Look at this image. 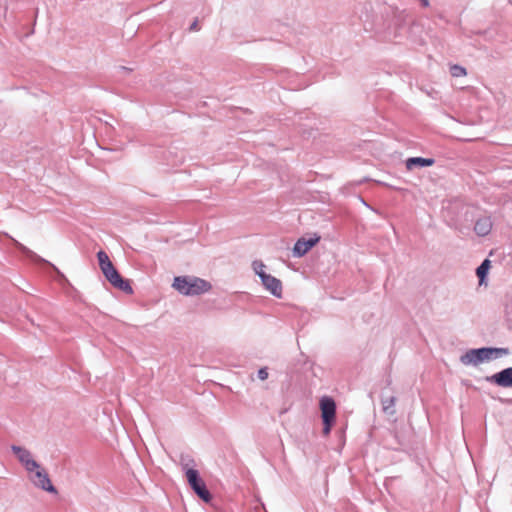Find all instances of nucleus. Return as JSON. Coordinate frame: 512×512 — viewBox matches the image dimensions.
I'll use <instances>...</instances> for the list:
<instances>
[{
    "label": "nucleus",
    "mask_w": 512,
    "mask_h": 512,
    "mask_svg": "<svg viewBox=\"0 0 512 512\" xmlns=\"http://www.w3.org/2000/svg\"><path fill=\"white\" fill-rule=\"evenodd\" d=\"M97 258H98V262H99L101 271H105L107 268H109L110 266L113 265L109 259L108 254L103 250H100L97 253Z\"/></svg>",
    "instance_id": "obj_14"
},
{
    "label": "nucleus",
    "mask_w": 512,
    "mask_h": 512,
    "mask_svg": "<svg viewBox=\"0 0 512 512\" xmlns=\"http://www.w3.org/2000/svg\"><path fill=\"white\" fill-rule=\"evenodd\" d=\"M28 474H29V480L32 482V484L35 487H37L41 490L47 491L49 493H57V489L51 483L48 473L40 465H39V468H37L33 471V473H28Z\"/></svg>",
    "instance_id": "obj_4"
},
{
    "label": "nucleus",
    "mask_w": 512,
    "mask_h": 512,
    "mask_svg": "<svg viewBox=\"0 0 512 512\" xmlns=\"http://www.w3.org/2000/svg\"><path fill=\"white\" fill-rule=\"evenodd\" d=\"M492 226L493 224L491 218L489 216H483L476 220L474 231L478 236L484 237L491 232Z\"/></svg>",
    "instance_id": "obj_11"
},
{
    "label": "nucleus",
    "mask_w": 512,
    "mask_h": 512,
    "mask_svg": "<svg viewBox=\"0 0 512 512\" xmlns=\"http://www.w3.org/2000/svg\"><path fill=\"white\" fill-rule=\"evenodd\" d=\"M18 248L23 252L25 253L28 257L34 259V260H38V261H43L37 254H35L33 251H31L30 249H28L26 246L18 243L17 244Z\"/></svg>",
    "instance_id": "obj_17"
},
{
    "label": "nucleus",
    "mask_w": 512,
    "mask_h": 512,
    "mask_svg": "<svg viewBox=\"0 0 512 512\" xmlns=\"http://www.w3.org/2000/svg\"><path fill=\"white\" fill-rule=\"evenodd\" d=\"M508 353V348L482 347L470 349L460 357V362L465 366H476L484 361L497 359Z\"/></svg>",
    "instance_id": "obj_2"
},
{
    "label": "nucleus",
    "mask_w": 512,
    "mask_h": 512,
    "mask_svg": "<svg viewBox=\"0 0 512 512\" xmlns=\"http://www.w3.org/2000/svg\"><path fill=\"white\" fill-rule=\"evenodd\" d=\"M193 463V459H181L182 469L185 471V475L190 487L201 500H203L205 503H209L212 500V495L200 477L199 472L196 469L189 467V465Z\"/></svg>",
    "instance_id": "obj_3"
},
{
    "label": "nucleus",
    "mask_w": 512,
    "mask_h": 512,
    "mask_svg": "<svg viewBox=\"0 0 512 512\" xmlns=\"http://www.w3.org/2000/svg\"><path fill=\"white\" fill-rule=\"evenodd\" d=\"M320 409L322 413V420L334 421L336 404L331 397L325 396L320 400Z\"/></svg>",
    "instance_id": "obj_10"
},
{
    "label": "nucleus",
    "mask_w": 512,
    "mask_h": 512,
    "mask_svg": "<svg viewBox=\"0 0 512 512\" xmlns=\"http://www.w3.org/2000/svg\"><path fill=\"white\" fill-rule=\"evenodd\" d=\"M424 7L429 6V0H420Z\"/></svg>",
    "instance_id": "obj_22"
},
{
    "label": "nucleus",
    "mask_w": 512,
    "mask_h": 512,
    "mask_svg": "<svg viewBox=\"0 0 512 512\" xmlns=\"http://www.w3.org/2000/svg\"><path fill=\"white\" fill-rule=\"evenodd\" d=\"M120 69H121L122 71H130V69H128L127 67H124V66L120 67Z\"/></svg>",
    "instance_id": "obj_23"
},
{
    "label": "nucleus",
    "mask_w": 512,
    "mask_h": 512,
    "mask_svg": "<svg viewBox=\"0 0 512 512\" xmlns=\"http://www.w3.org/2000/svg\"><path fill=\"white\" fill-rule=\"evenodd\" d=\"M450 73L453 77H462L467 74L466 69L460 65H452L450 67Z\"/></svg>",
    "instance_id": "obj_16"
},
{
    "label": "nucleus",
    "mask_w": 512,
    "mask_h": 512,
    "mask_svg": "<svg viewBox=\"0 0 512 512\" xmlns=\"http://www.w3.org/2000/svg\"><path fill=\"white\" fill-rule=\"evenodd\" d=\"M486 381L500 387L512 388V367L505 368L498 373L487 376Z\"/></svg>",
    "instance_id": "obj_7"
},
{
    "label": "nucleus",
    "mask_w": 512,
    "mask_h": 512,
    "mask_svg": "<svg viewBox=\"0 0 512 512\" xmlns=\"http://www.w3.org/2000/svg\"><path fill=\"white\" fill-rule=\"evenodd\" d=\"M260 279L264 287L275 297L281 298L282 296V283L276 277L263 273L260 275Z\"/></svg>",
    "instance_id": "obj_8"
},
{
    "label": "nucleus",
    "mask_w": 512,
    "mask_h": 512,
    "mask_svg": "<svg viewBox=\"0 0 512 512\" xmlns=\"http://www.w3.org/2000/svg\"><path fill=\"white\" fill-rule=\"evenodd\" d=\"M320 240V237H314L306 239L304 237L299 238L293 247V256L302 257L304 256L312 247H314Z\"/></svg>",
    "instance_id": "obj_9"
},
{
    "label": "nucleus",
    "mask_w": 512,
    "mask_h": 512,
    "mask_svg": "<svg viewBox=\"0 0 512 512\" xmlns=\"http://www.w3.org/2000/svg\"><path fill=\"white\" fill-rule=\"evenodd\" d=\"M396 398L394 396L385 398L382 400V406L383 411L393 415L395 413L394 406H395Z\"/></svg>",
    "instance_id": "obj_15"
},
{
    "label": "nucleus",
    "mask_w": 512,
    "mask_h": 512,
    "mask_svg": "<svg viewBox=\"0 0 512 512\" xmlns=\"http://www.w3.org/2000/svg\"><path fill=\"white\" fill-rule=\"evenodd\" d=\"M434 162L435 160L433 158L410 157L406 160V168L413 170L417 167H429L432 166Z\"/></svg>",
    "instance_id": "obj_12"
},
{
    "label": "nucleus",
    "mask_w": 512,
    "mask_h": 512,
    "mask_svg": "<svg viewBox=\"0 0 512 512\" xmlns=\"http://www.w3.org/2000/svg\"><path fill=\"white\" fill-rule=\"evenodd\" d=\"M172 287L184 296H197L210 291L212 285L196 276H177Z\"/></svg>",
    "instance_id": "obj_1"
},
{
    "label": "nucleus",
    "mask_w": 512,
    "mask_h": 512,
    "mask_svg": "<svg viewBox=\"0 0 512 512\" xmlns=\"http://www.w3.org/2000/svg\"><path fill=\"white\" fill-rule=\"evenodd\" d=\"M265 265L260 261H254L253 262V269L255 273L260 277L263 273H266L264 271Z\"/></svg>",
    "instance_id": "obj_18"
},
{
    "label": "nucleus",
    "mask_w": 512,
    "mask_h": 512,
    "mask_svg": "<svg viewBox=\"0 0 512 512\" xmlns=\"http://www.w3.org/2000/svg\"><path fill=\"white\" fill-rule=\"evenodd\" d=\"M11 451L17 457L18 461L27 473H33L35 469L39 468V463L33 458L32 453L25 447L12 445Z\"/></svg>",
    "instance_id": "obj_5"
},
{
    "label": "nucleus",
    "mask_w": 512,
    "mask_h": 512,
    "mask_svg": "<svg viewBox=\"0 0 512 512\" xmlns=\"http://www.w3.org/2000/svg\"><path fill=\"white\" fill-rule=\"evenodd\" d=\"M490 266H491V262L489 259H485L476 269V275L477 277L479 278V284H483L486 277H487V274H488V271L490 269Z\"/></svg>",
    "instance_id": "obj_13"
},
{
    "label": "nucleus",
    "mask_w": 512,
    "mask_h": 512,
    "mask_svg": "<svg viewBox=\"0 0 512 512\" xmlns=\"http://www.w3.org/2000/svg\"><path fill=\"white\" fill-rule=\"evenodd\" d=\"M105 278L113 285L115 288L127 293L132 294L133 289L128 280L123 279L116 268L112 265L107 268L105 271H102Z\"/></svg>",
    "instance_id": "obj_6"
},
{
    "label": "nucleus",
    "mask_w": 512,
    "mask_h": 512,
    "mask_svg": "<svg viewBox=\"0 0 512 512\" xmlns=\"http://www.w3.org/2000/svg\"><path fill=\"white\" fill-rule=\"evenodd\" d=\"M268 370L266 367L260 368L258 370L257 376L260 380H266L268 378Z\"/></svg>",
    "instance_id": "obj_19"
},
{
    "label": "nucleus",
    "mask_w": 512,
    "mask_h": 512,
    "mask_svg": "<svg viewBox=\"0 0 512 512\" xmlns=\"http://www.w3.org/2000/svg\"><path fill=\"white\" fill-rule=\"evenodd\" d=\"M322 421H323V425H324L323 433L324 434H329V432L331 430L332 423L334 421H327V420H322Z\"/></svg>",
    "instance_id": "obj_20"
},
{
    "label": "nucleus",
    "mask_w": 512,
    "mask_h": 512,
    "mask_svg": "<svg viewBox=\"0 0 512 512\" xmlns=\"http://www.w3.org/2000/svg\"><path fill=\"white\" fill-rule=\"evenodd\" d=\"M197 25H198L197 21H194V22L190 25V28H189V29H190L191 31L197 30Z\"/></svg>",
    "instance_id": "obj_21"
}]
</instances>
